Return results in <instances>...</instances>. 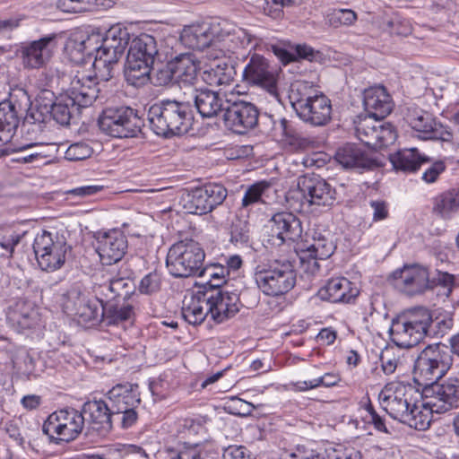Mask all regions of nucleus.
Masks as SVG:
<instances>
[{"mask_svg":"<svg viewBox=\"0 0 459 459\" xmlns=\"http://www.w3.org/2000/svg\"><path fill=\"white\" fill-rule=\"evenodd\" d=\"M363 105L368 116L384 118L392 111L391 96L384 86H373L363 92Z\"/></svg>","mask_w":459,"mask_h":459,"instance_id":"473e14b6","label":"nucleus"},{"mask_svg":"<svg viewBox=\"0 0 459 459\" xmlns=\"http://www.w3.org/2000/svg\"><path fill=\"white\" fill-rule=\"evenodd\" d=\"M228 273V269L222 265L211 264L206 267H202L199 276L212 279L218 278V281L225 282V275Z\"/></svg>","mask_w":459,"mask_h":459,"instance_id":"69168bd1","label":"nucleus"},{"mask_svg":"<svg viewBox=\"0 0 459 459\" xmlns=\"http://www.w3.org/2000/svg\"><path fill=\"white\" fill-rule=\"evenodd\" d=\"M29 105L30 96L22 89L11 92L8 100L0 102V127L13 138Z\"/></svg>","mask_w":459,"mask_h":459,"instance_id":"a211bd4d","label":"nucleus"},{"mask_svg":"<svg viewBox=\"0 0 459 459\" xmlns=\"http://www.w3.org/2000/svg\"><path fill=\"white\" fill-rule=\"evenodd\" d=\"M158 55V44L153 36L143 33L134 38L130 42L124 69L128 84L145 85L151 79V70Z\"/></svg>","mask_w":459,"mask_h":459,"instance_id":"39448f33","label":"nucleus"},{"mask_svg":"<svg viewBox=\"0 0 459 459\" xmlns=\"http://www.w3.org/2000/svg\"><path fill=\"white\" fill-rule=\"evenodd\" d=\"M82 411L65 408L50 414L43 425L47 434H56L62 440H74L84 428Z\"/></svg>","mask_w":459,"mask_h":459,"instance_id":"2eb2a0df","label":"nucleus"},{"mask_svg":"<svg viewBox=\"0 0 459 459\" xmlns=\"http://www.w3.org/2000/svg\"><path fill=\"white\" fill-rule=\"evenodd\" d=\"M83 302H88V297L79 288L73 287L62 297L63 311L68 316L74 317L75 314H78V309H80Z\"/></svg>","mask_w":459,"mask_h":459,"instance_id":"09e8293b","label":"nucleus"},{"mask_svg":"<svg viewBox=\"0 0 459 459\" xmlns=\"http://www.w3.org/2000/svg\"><path fill=\"white\" fill-rule=\"evenodd\" d=\"M336 161L345 169H372L381 162L356 144L347 143L335 153Z\"/></svg>","mask_w":459,"mask_h":459,"instance_id":"7c9ffc66","label":"nucleus"},{"mask_svg":"<svg viewBox=\"0 0 459 459\" xmlns=\"http://www.w3.org/2000/svg\"><path fill=\"white\" fill-rule=\"evenodd\" d=\"M163 453L167 459H206L213 457L218 454L215 444L212 441L205 440L202 443H182L178 446H167Z\"/></svg>","mask_w":459,"mask_h":459,"instance_id":"c756f323","label":"nucleus"},{"mask_svg":"<svg viewBox=\"0 0 459 459\" xmlns=\"http://www.w3.org/2000/svg\"><path fill=\"white\" fill-rule=\"evenodd\" d=\"M68 248L63 236L53 235L47 230L37 234L33 243L38 264L47 272H54L63 266Z\"/></svg>","mask_w":459,"mask_h":459,"instance_id":"f8f14e48","label":"nucleus"},{"mask_svg":"<svg viewBox=\"0 0 459 459\" xmlns=\"http://www.w3.org/2000/svg\"><path fill=\"white\" fill-rule=\"evenodd\" d=\"M129 45L130 34L127 29L115 25L106 31L100 46L93 48L92 38L89 37L77 45V49L87 56H91V52L95 51L93 66L101 80L108 81L113 77V65L117 64Z\"/></svg>","mask_w":459,"mask_h":459,"instance_id":"7ed1b4c3","label":"nucleus"},{"mask_svg":"<svg viewBox=\"0 0 459 459\" xmlns=\"http://www.w3.org/2000/svg\"><path fill=\"white\" fill-rule=\"evenodd\" d=\"M411 419L405 420L403 422L408 423L411 427L424 430L430 425V419L427 413H424L420 408L417 405V411L414 413L410 414Z\"/></svg>","mask_w":459,"mask_h":459,"instance_id":"680f3d73","label":"nucleus"},{"mask_svg":"<svg viewBox=\"0 0 459 459\" xmlns=\"http://www.w3.org/2000/svg\"><path fill=\"white\" fill-rule=\"evenodd\" d=\"M395 286L408 296L421 295L433 290L429 269L418 264H405L394 273Z\"/></svg>","mask_w":459,"mask_h":459,"instance_id":"dca6fc26","label":"nucleus"},{"mask_svg":"<svg viewBox=\"0 0 459 459\" xmlns=\"http://www.w3.org/2000/svg\"><path fill=\"white\" fill-rule=\"evenodd\" d=\"M288 121L289 120L284 117L276 119L273 115L264 114L261 117L259 125L265 134L280 135L281 130L278 128V126L283 122Z\"/></svg>","mask_w":459,"mask_h":459,"instance_id":"052dcab7","label":"nucleus"},{"mask_svg":"<svg viewBox=\"0 0 459 459\" xmlns=\"http://www.w3.org/2000/svg\"><path fill=\"white\" fill-rule=\"evenodd\" d=\"M192 99L203 117H214L226 111L229 99L226 94L209 89H192Z\"/></svg>","mask_w":459,"mask_h":459,"instance_id":"393cba45","label":"nucleus"},{"mask_svg":"<svg viewBox=\"0 0 459 459\" xmlns=\"http://www.w3.org/2000/svg\"><path fill=\"white\" fill-rule=\"evenodd\" d=\"M137 385H117L108 392V399L110 402V411L113 415H120L122 411L136 408L141 400L136 392Z\"/></svg>","mask_w":459,"mask_h":459,"instance_id":"f704fd0d","label":"nucleus"},{"mask_svg":"<svg viewBox=\"0 0 459 459\" xmlns=\"http://www.w3.org/2000/svg\"><path fill=\"white\" fill-rule=\"evenodd\" d=\"M222 459H249V455L243 446H230L223 449Z\"/></svg>","mask_w":459,"mask_h":459,"instance_id":"338daca9","label":"nucleus"},{"mask_svg":"<svg viewBox=\"0 0 459 459\" xmlns=\"http://www.w3.org/2000/svg\"><path fill=\"white\" fill-rule=\"evenodd\" d=\"M20 133L22 137L25 138L26 141L32 142L43 132V128L39 126H35L30 120L22 119L20 124Z\"/></svg>","mask_w":459,"mask_h":459,"instance_id":"0e129e2a","label":"nucleus"},{"mask_svg":"<svg viewBox=\"0 0 459 459\" xmlns=\"http://www.w3.org/2000/svg\"><path fill=\"white\" fill-rule=\"evenodd\" d=\"M75 107H77L75 102L66 94L58 98L56 102L48 108L49 116L53 117L56 123L62 126H67L70 123L72 113Z\"/></svg>","mask_w":459,"mask_h":459,"instance_id":"49530a36","label":"nucleus"},{"mask_svg":"<svg viewBox=\"0 0 459 459\" xmlns=\"http://www.w3.org/2000/svg\"><path fill=\"white\" fill-rule=\"evenodd\" d=\"M92 148L86 143L78 142L71 144L65 153V158L68 160H82L91 156Z\"/></svg>","mask_w":459,"mask_h":459,"instance_id":"6e6d98bb","label":"nucleus"},{"mask_svg":"<svg viewBox=\"0 0 459 459\" xmlns=\"http://www.w3.org/2000/svg\"><path fill=\"white\" fill-rule=\"evenodd\" d=\"M56 48V36L48 35L38 40L29 42L22 48V57L24 67L39 69L43 67L52 57Z\"/></svg>","mask_w":459,"mask_h":459,"instance_id":"4be33fe9","label":"nucleus"},{"mask_svg":"<svg viewBox=\"0 0 459 459\" xmlns=\"http://www.w3.org/2000/svg\"><path fill=\"white\" fill-rule=\"evenodd\" d=\"M147 118L151 129L166 138L188 132L193 119L189 100L163 99L148 110Z\"/></svg>","mask_w":459,"mask_h":459,"instance_id":"f03ea898","label":"nucleus"},{"mask_svg":"<svg viewBox=\"0 0 459 459\" xmlns=\"http://www.w3.org/2000/svg\"><path fill=\"white\" fill-rule=\"evenodd\" d=\"M336 245L329 232H315L312 243L308 244L307 241L301 239L295 247L297 255L302 260L311 256L319 257L320 260L327 259L333 254Z\"/></svg>","mask_w":459,"mask_h":459,"instance_id":"cd10ccee","label":"nucleus"},{"mask_svg":"<svg viewBox=\"0 0 459 459\" xmlns=\"http://www.w3.org/2000/svg\"><path fill=\"white\" fill-rule=\"evenodd\" d=\"M272 231V244L281 246L286 242H300L302 225L300 220L291 212L274 214L269 221Z\"/></svg>","mask_w":459,"mask_h":459,"instance_id":"aec40b11","label":"nucleus"},{"mask_svg":"<svg viewBox=\"0 0 459 459\" xmlns=\"http://www.w3.org/2000/svg\"><path fill=\"white\" fill-rule=\"evenodd\" d=\"M289 100L298 117L313 126H324L332 118L331 100L312 82L297 81L290 85Z\"/></svg>","mask_w":459,"mask_h":459,"instance_id":"20e7f679","label":"nucleus"},{"mask_svg":"<svg viewBox=\"0 0 459 459\" xmlns=\"http://www.w3.org/2000/svg\"><path fill=\"white\" fill-rule=\"evenodd\" d=\"M389 160L395 170L403 172H414L428 160L425 157L420 156L415 148L401 150L390 154Z\"/></svg>","mask_w":459,"mask_h":459,"instance_id":"58836bf2","label":"nucleus"},{"mask_svg":"<svg viewBox=\"0 0 459 459\" xmlns=\"http://www.w3.org/2000/svg\"><path fill=\"white\" fill-rule=\"evenodd\" d=\"M383 118L368 116L356 124V135L360 142L372 149H382L394 143L397 134L394 126Z\"/></svg>","mask_w":459,"mask_h":459,"instance_id":"4468645a","label":"nucleus"},{"mask_svg":"<svg viewBox=\"0 0 459 459\" xmlns=\"http://www.w3.org/2000/svg\"><path fill=\"white\" fill-rule=\"evenodd\" d=\"M236 71L232 65L226 61H219L214 66L204 70L202 78L211 86H227L232 83Z\"/></svg>","mask_w":459,"mask_h":459,"instance_id":"ea45409f","label":"nucleus"},{"mask_svg":"<svg viewBox=\"0 0 459 459\" xmlns=\"http://www.w3.org/2000/svg\"><path fill=\"white\" fill-rule=\"evenodd\" d=\"M255 280L264 294L280 297L294 288L297 273L294 264L290 260H274L266 268L258 266L255 273Z\"/></svg>","mask_w":459,"mask_h":459,"instance_id":"6e6552de","label":"nucleus"},{"mask_svg":"<svg viewBox=\"0 0 459 459\" xmlns=\"http://www.w3.org/2000/svg\"><path fill=\"white\" fill-rule=\"evenodd\" d=\"M206 188H208V204L211 209V212L214 210L217 206L221 205L227 197L228 192L227 189L220 184H206Z\"/></svg>","mask_w":459,"mask_h":459,"instance_id":"4d7b16f0","label":"nucleus"},{"mask_svg":"<svg viewBox=\"0 0 459 459\" xmlns=\"http://www.w3.org/2000/svg\"><path fill=\"white\" fill-rule=\"evenodd\" d=\"M22 119L30 120L35 126L44 129L46 123L50 119L49 109L48 106H31L30 102Z\"/></svg>","mask_w":459,"mask_h":459,"instance_id":"603ef678","label":"nucleus"},{"mask_svg":"<svg viewBox=\"0 0 459 459\" xmlns=\"http://www.w3.org/2000/svg\"><path fill=\"white\" fill-rule=\"evenodd\" d=\"M430 281H434L433 289L436 286H441L446 290V295L448 296L455 286V276L446 272L437 271L435 276L430 277Z\"/></svg>","mask_w":459,"mask_h":459,"instance_id":"e2e57ef3","label":"nucleus"},{"mask_svg":"<svg viewBox=\"0 0 459 459\" xmlns=\"http://www.w3.org/2000/svg\"><path fill=\"white\" fill-rule=\"evenodd\" d=\"M126 272H117L116 274L112 272L108 283L99 287V293L105 297L107 300H126L135 290V284L132 278L126 275Z\"/></svg>","mask_w":459,"mask_h":459,"instance_id":"2f4dec72","label":"nucleus"},{"mask_svg":"<svg viewBox=\"0 0 459 459\" xmlns=\"http://www.w3.org/2000/svg\"><path fill=\"white\" fill-rule=\"evenodd\" d=\"M260 112L252 102L239 100L233 95L229 99L223 113L225 126L232 132L244 134L259 124Z\"/></svg>","mask_w":459,"mask_h":459,"instance_id":"ddd939ff","label":"nucleus"},{"mask_svg":"<svg viewBox=\"0 0 459 459\" xmlns=\"http://www.w3.org/2000/svg\"><path fill=\"white\" fill-rule=\"evenodd\" d=\"M84 424H87L86 435L91 431L99 436H106L112 429V416L109 405L102 400H93L84 403L82 406Z\"/></svg>","mask_w":459,"mask_h":459,"instance_id":"412c9836","label":"nucleus"},{"mask_svg":"<svg viewBox=\"0 0 459 459\" xmlns=\"http://www.w3.org/2000/svg\"><path fill=\"white\" fill-rule=\"evenodd\" d=\"M319 451L305 445H298L295 451L290 454V459H316Z\"/></svg>","mask_w":459,"mask_h":459,"instance_id":"774afa93","label":"nucleus"},{"mask_svg":"<svg viewBox=\"0 0 459 459\" xmlns=\"http://www.w3.org/2000/svg\"><path fill=\"white\" fill-rule=\"evenodd\" d=\"M453 364L449 347L443 343L429 344L414 362L413 380L422 386V407L430 413L442 414L459 407V377H451L437 383Z\"/></svg>","mask_w":459,"mask_h":459,"instance_id":"f257e3e1","label":"nucleus"},{"mask_svg":"<svg viewBox=\"0 0 459 459\" xmlns=\"http://www.w3.org/2000/svg\"><path fill=\"white\" fill-rule=\"evenodd\" d=\"M207 191L208 188H206V185L192 190L183 199L184 208L186 209L189 213L194 214L203 215L211 212V209L207 201Z\"/></svg>","mask_w":459,"mask_h":459,"instance_id":"37998d69","label":"nucleus"},{"mask_svg":"<svg viewBox=\"0 0 459 459\" xmlns=\"http://www.w3.org/2000/svg\"><path fill=\"white\" fill-rule=\"evenodd\" d=\"M218 25L214 39V47L220 48L222 52H235L238 48H247L254 43V48L260 41L255 35L243 28H235L230 30H223Z\"/></svg>","mask_w":459,"mask_h":459,"instance_id":"bb28decb","label":"nucleus"},{"mask_svg":"<svg viewBox=\"0 0 459 459\" xmlns=\"http://www.w3.org/2000/svg\"><path fill=\"white\" fill-rule=\"evenodd\" d=\"M211 317L217 323L233 317L240 307L239 295L235 292H223L221 290H205Z\"/></svg>","mask_w":459,"mask_h":459,"instance_id":"5701e85b","label":"nucleus"},{"mask_svg":"<svg viewBox=\"0 0 459 459\" xmlns=\"http://www.w3.org/2000/svg\"><path fill=\"white\" fill-rule=\"evenodd\" d=\"M335 189L325 179L316 175H306L299 178L298 189L290 193L288 199H301L298 209L304 206H323L330 207L335 202Z\"/></svg>","mask_w":459,"mask_h":459,"instance_id":"9b49d317","label":"nucleus"},{"mask_svg":"<svg viewBox=\"0 0 459 459\" xmlns=\"http://www.w3.org/2000/svg\"><path fill=\"white\" fill-rule=\"evenodd\" d=\"M453 325L454 319L450 312L439 313L434 319L432 318L428 335L442 337L452 329Z\"/></svg>","mask_w":459,"mask_h":459,"instance_id":"3c124183","label":"nucleus"},{"mask_svg":"<svg viewBox=\"0 0 459 459\" xmlns=\"http://www.w3.org/2000/svg\"><path fill=\"white\" fill-rule=\"evenodd\" d=\"M407 121L415 131L422 134L424 139L447 140L451 134L444 131L440 125H437L432 116L421 109H415L409 113Z\"/></svg>","mask_w":459,"mask_h":459,"instance_id":"72a5a7b5","label":"nucleus"},{"mask_svg":"<svg viewBox=\"0 0 459 459\" xmlns=\"http://www.w3.org/2000/svg\"><path fill=\"white\" fill-rule=\"evenodd\" d=\"M96 80V77L77 74L71 81L67 95L75 102L77 109L92 105L99 98L100 91Z\"/></svg>","mask_w":459,"mask_h":459,"instance_id":"a878e982","label":"nucleus"},{"mask_svg":"<svg viewBox=\"0 0 459 459\" xmlns=\"http://www.w3.org/2000/svg\"><path fill=\"white\" fill-rule=\"evenodd\" d=\"M271 186L265 180L258 181L247 186L242 198L241 207L247 209L255 204L261 203L262 196Z\"/></svg>","mask_w":459,"mask_h":459,"instance_id":"8fccbe9b","label":"nucleus"},{"mask_svg":"<svg viewBox=\"0 0 459 459\" xmlns=\"http://www.w3.org/2000/svg\"><path fill=\"white\" fill-rule=\"evenodd\" d=\"M10 320L17 324L22 329H30L37 325L39 313L30 303L19 301L9 315Z\"/></svg>","mask_w":459,"mask_h":459,"instance_id":"79ce46f5","label":"nucleus"},{"mask_svg":"<svg viewBox=\"0 0 459 459\" xmlns=\"http://www.w3.org/2000/svg\"><path fill=\"white\" fill-rule=\"evenodd\" d=\"M173 60L176 83L194 86L198 81L199 62L193 54L177 56Z\"/></svg>","mask_w":459,"mask_h":459,"instance_id":"c9c22d12","label":"nucleus"},{"mask_svg":"<svg viewBox=\"0 0 459 459\" xmlns=\"http://www.w3.org/2000/svg\"><path fill=\"white\" fill-rule=\"evenodd\" d=\"M205 253L201 245L193 239L178 241L169 249L166 266L176 278L199 276Z\"/></svg>","mask_w":459,"mask_h":459,"instance_id":"0eeeda50","label":"nucleus"},{"mask_svg":"<svg viewBox=\"0 0 459 459\" xmlns=\"http://www.w3.org/2000/svg\"><path fill=\"white\" fill-rule=\"evenodd\" d=\"M134 316V307L127 303L118 300H107L102 306V321L108 325H119L130 321Z\"/></svg>","mask_w":459,"mask_h":459,"instance_id":"4c0bfd02","label":"nucleus"},{"mask_svg":"<svg viewBox=\"0 0 459 459\" xmlns=\"http://www.w3.org/2000/svg\"><path fill=\"white\" fill-rule=\"evenodd\" d=\"M278 128L281 130L280 135L282 141L291 151H304L310 147L312 142L303 136L302 134L297 130L292 122H283L278 126Z\"/></svg>","mask_w":459,"mask_h":459,"instance_id":"a19ab883","label":"nucleus"},{"mask_svg":"<svg viewBox=\"0 0 459 459\" xmlns=\"http://www.w3.org/2000/svg\"><path fill=\"white\" fill-rule=\"evenodd\" d=\"M49 148L48 144L44 143H36L32 142H30L28 143L22 144L18 147V151H26L30 150V153H40V157L35 158L36 160V166H39L42 164H47L50 160L51 155L48 153V149Z\"/></svg>","mask_w":459,"mask_h":459,"instance_id":"13d9d810","label":"nucleus"},{"mask_svg":"<svg viewBox=\"0 0 459 459\" xmlns=\"http://www.w3.org/2000/svg\"><path fill=\"white\" fill-rule=\"evenodd\" d=\"M210 315L209 304L205 290H199L189 299H185L182 316L191 325H200Z\"/></svg>","mask_w":459,"mask_h":459,"instance_id":"e433bc0d","label":"nucleus"},{"mask_svg":"<svg viewBox=\"0 0 459 459\" xmlns=\"http://www.w3.org/2000/svg\"><path fill=\"white\" fill-rule=\"evenodd\" d=\"M143 125L137 111L127 106L107 108L99 118L100 130L117 138L136 136Z\"/></svg>","mask_w":459,"mask_h":459,"instance_id":"9d476101","label":"nucleus"},{"mask_svg":"<svg viewBox=\"0 0 459 459\" xmlns=\"http://www.w3.org/2000/svg\"><path fill=\"white\" fill-rule=\"evenodd\" d=\"M152 82L156 86H167L170 83H176L173 60L157 69L153 74Z\"/></svg>","mask_w":459,"mask_h":459,"instance_id":"864d4df0","label":"nucleus"},{"mask_svg":"<svg viewBox=\"0 0 459 459\" xmlns=\"http://www.w3.org/2000/svg\"><path fill=\"white\" fill-rule=\"evenodd\" d=\"M249 240V228L246 221L237 219L230 226V241L235 244H247Z\"/></svg>","mask_w":459,"mask_h":459,"instance_id":"5fc2aeb1","label":"nucleus"},{"mask_svg":"<svg viewBox=\"0 0 459 459\" xmlns=\"http://www.w3.org/2000/svg\"><path fill=\"white\" fill-rule=\"evenodd\" d=\"M431 322L432 316L429 309L422 307L411 308L393 320L391 340L400 348L414 347L428 335Z\"/></svg>","mask_w":459,"mask_h":459,"instance_id":"423d86ee","label":"nucleus"},{"mask_svg":"<svg viewBox=\"0 0 459 459\" xmlns=\"http://www.w3.org/2000/svg\"><path fill=\"white\" fill-rule=\"evenodd\" d=\"M325 22L331 28L350 27L358 21L355 11L346 8H334L325 14Z\"/></svg>","mask_w":459,"mask_h":459,"instance_id":"de8ad7c7","label":"nucleus"},{"mask_svg":"<svg viewBox=\"0 0 459 459\" xmlns=\"http://www.w3.org/2000/svg\"><path fill=\"white\" fill-rule=\"evenodd\" d=\"M243 79L251 85L266 90L270 94L277 93V74L275 68L264 56L254 53L243 71Z\"/></svg>","mask_w":459,"mask_h":459,"instance_id":"f3484780","label":"nucleus"},{"mask_svg":"<svg viewBox=\"0 0 459 459\" xmlns=\"http://www.w3.org/2000/svg\"><path fill=\"white\" fill-rule=\"evenodd\" d=\"M102 299L88 298V302H83L73 318L77 319L79 324L97 325L102 321Z\"/></svg>","mask_w":459,"mask_h":459,"instance_id":"c03bdc74","label":"nucleus"},{"mask_svg":"<svg viewBox=\"0 0 459 459\" xmlns=\"http://www.w3.org/2000/svg\"><path fill=\"white\" fill-rule=\"evenodd\" d=\"M160 288V277L153 272L145 275L140 281L139 290L143 294H152L158 291Z\"/></svg>","mask_w":459,"mask_h":459,"instance_id":"bf43d9fd","label":"nucleus"},{"mask_svg":"<svg viewBox=\"0 0 459 459\" xmlns=\"http://www.w3.org/2000/svg\"><path fill=\"white\" fill-rule=\"evenodd\" d=\"M359 293V289L351 281L344 277H337L328 280L318 290V297L332 303H350Z\"/></svg>","mask_w":459,"mask_h":459,"instance_id":"c85d7f7f","label":"nucleus"},{"mask_svg":"<svg viewBox=\"0 0 459 459\" xmlns=\"http://www.w3.org/2000/svg\"><path fill=\"white\" fill-rule=\"evenodd\" d=\"M459 209V191L452 189L442 193L435 198L433 211L444 219Z\"/></svg>","mask_w":459,"mask_h":459,"instance_id":"a18cd8bd","label":"nucleus"},{"mask_svg":"<svg viewBox=\"0 0 459 459\" xmlns=\"http://www.w3.org/2000/svg\"><path fill=\"white\" fill-rule=\"evenodd\" d=\"M419 393L411 384L401 381L387 383L379 394V400L386 412L394 419L403 422L410 414L417 411Z\"/></svg>","mask_w":459,"mask_h":459,"instance_id":"1a4fd4ad","label":"nucleus"},{"mask_svg":"<svg viewBox=\"0 0 459 459\" xmlns=\"http://www.w3.org/2000/svg\"><path fill=\"white\" fill-rule=\"evenodd\" d=\"M96 251L103 264H114L122 260L127 250V239L118 230L99 231L95 235Z\"/></svg>","mask_w":459,"mask_h":459,"instance_id":"6ab92c4d","label":"nucleus"},{"mask_svg":"<svg viewBox=\"0 0 459 459\" xmlns=\"http://www.w3.org/2000/svg\"><path fill=\"white\" fill-rule=\"evenodd\" d=\"M218 25L196 23L185 26L179 35V42L193 50H204L214 47Z\"/></svg>","mask_w":459,"mask_h":459,"instance_id":"b1692460","label":"nucleus"}]
</instances>
